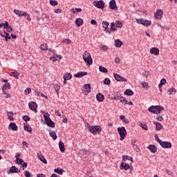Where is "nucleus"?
<instances>
[{
	"label": "nucleus",
	"mask_w": 177,
	"mask_h": 177,
	"mask_svg": "<svg viewBox=\"0 0 177 177\" xmlns=\"http://www.w3.org/2000/svg\"><path fill=\"white\" fill-rule=\"evenodd\" d=\"M64 44H71V40L68 39H65L64 41H63Z\"/></svg>",
	"instance_id": "63"
},
{
	"label": "nucleus",
	"mask_w": 177,
	"mask_h": 177,
	"mask_svg": "<svg viewBox=\"0 0 177 177\" xmlns=\"http://www.w3.org/2000/svg\"><path fill=\"white\" fill-rule=\"evenodd\" d=\"M139 126L140 127V128H142L145 131H147L149 129V127H147V124H143V123L140 122Z\"/></svg>",
	"instance_id": "42"
},
{
	"label": "nucleus",
	"mask_w": 177,
	"mask_h": 177,
	"mask_svg": "<svg viewBox=\"0 0 177 177\" xmlns=\"http://www.w3.org/2000/svg\"><path fill=\"white\" fill-rule=\"evenodd\" d=\"M100 49H102V50H107L109 49V47L106 45H102L100 46Z\"/></svg>",
	"instance_id": "58"
},
{
	"label": "nucleus",
	"mask_w": 177,
	"mask_h": 177,
	"mask_svg": "<svg viewBox=\"0 0 177 177\" xmlns=\"http://www.w3.org/2000/svg\"><path fill=\"white\" fill-rule=\"evenodd\" d=\"M37 157H38L39 160L40 161H41V162H43V164H48L46 159L45 158V157H44L43 155H39V153H38Z\"/></svg>",
	"instance_id": "25"
},
{
	"label": "nucleus",
	"mask_w": 177,
	"mask_h": 177,
	"mask_svg": "<svg viewBox=\"0 0 177 177\" xmlns=\"http://www.w3.org/2000/svg\"><path fill=\"white\" fill-rule=\"evenodd\" d=\"M113 77L115 78V80H116L118 82H128V80L118 74H116V73H113Z\"/></svg>",
	"instance_id": "6"
},
{
	"label": "nucleus",
	"mask_w": 177,
	"mask_h": 177,
	"mask_svg": "<svg viewBox=\"0 0 177 177\" xmlns=\"http://www.w3.org/2000/svg\"><path fill=\"white\" fill-rule=\"evenodd\" d=\"M99 70L100 73H104V74H107V73H109V71L106 68H104L103 66H100L99 67Z\"/></svg>",
	"instance_id": "34"
},
{
	"label": "nucleus",
	"mask_w": 177,
	"mask_h": 177,
	"mask_svg": "<svg viewBox=\"0 0 177 177\" xmlns=\"http://www.w3.org/2000/svg\"><path fill=\"white\" fill-rule=\"evenodd\" d=\"M50 116V115L48 113H46L44 115L45 123L48 127H50V128H55V122L52 121L50 118H49Z\"/></svg>",
	"instance_id": "3"
},
{
	"label": "nucleus",
	"mask_w": 177,
	"mask_h": 177,
	"mask_svg": "<svg viewBox=\"0 0 177 177\" xmlns=\"http://www.w3.org/2000/svg\"><path fill=\"white\" fill-rule=\"evenodd\" d=\"M121 97V94L118 92L114 93L113 94V96L111 97V100H120V98Z\"/></svg>",
	"instance_id": "14"
},
{
	"label": "nucleus",
	"mask_w": 177,
	"mask_h": 177,
	"mask_svg": "<svg viewBox=\"0 0 177 177\" xmlns=\"http://www.w3.org/2000/svg\"><path fill=\"white\" fill-rule=\"evenodd\" d=\"M85 75H88L87 72H78L77 73L74 75L75 78H81Z\"/></svg>",
	"instance_id": "15"
},
{
	"label": "nucleus",
	"mask_w": 177,
	"mask_h": 177,
	"mask_svg": "<svg viewBox=\"0 0 177 177\" xmlns=\"http://www.w3.org/2000/svg\"><path fill=\"white\" fill-rule=\"evenodd\" d=\"M133 148L134 149L136 153H139L140 151V149H139V147H138V145H133Z\"/></svg>",
	"instance_id": "54"
},
{
	"label": "nucleus",
	"mask_w": 177,
	"mask_h": 177,
	"mask_svg": "<svg viewBox=\"0 0 177 177\" xmlns=\"http://www.w3.org/2000/svg\"><path fill=\"white\" fill-rule=\"evenodd\" d=\"M124 95H127V96H133V92L131 89H127L124 92Z\"/></svg>",
	"instance_id": "35"
},
{
	"label": "nucleus",
	"mask_w": 177,
	"mask_h": 177,
	"mask_svg": "<svg viewBox=\"0 0 177 177\" xmlns=\"http://www.w3.org/2000/svg\"><path fill=\"white\" fill-rule=\"evenodd\" d=\"M23 162H24V160H23V159L18 158L15 160V163L18 164L19 165L23 164Z\"/></svg>",
	"instance_id": "53"
},
{
	"label": "nucleus",
	"mask_w": 177,
	"mask_h": 177,
	"mask_svg": "<svg viewBox=\"0 0 177 177\" xmlns=\"http://www.w3.org/2000/svg\"><path fill=\"white\" fill-rule=\"evenodd\" d=\"M142 26H145V27H149V26H151V21L143 19L142 20Z\"/></svg>",
	"instance_id": "27"
},
{
	"label": "nucleus",
	"mask_w": 177,
	"mask_h": 177,
	"mask_svg": "<svg viewBox=\"0 0 177 177\" xmlns=\"http://www.w3.org/2000/svg\"><path fill=\"white\" fill-rule=\"evenodd\" d=\"M109 8L110 9H112V10H117V9H118V7L117 6V3H115V0H111L109 2Z\"/></svg>",
	"instance_id": "12"
},
{
	"label": "nucleus",
	"mask_w": 177,
	"mask_h": 177,
	"mask_svg": "<svg viewBox=\"0 0 177 177\" xmlns=\"http://www.w3.org/2000/svg\"><path fill=\"white\" fill-rule=\"evenodd\" d=\"M58 3H59L57 2V1L50 0V4L51 5V6H57Z\"/></svg>",
	"instance_id": "47"
},
{
	"label": "nucleus",
	"mask_w": 177,
	"mask_h": 177,
	"mask_svg": "<svg viewBox=\"0 0 177 177\" xmlns=\"http://www.w3.org/2000/svg\"><path fill=\"white\" fill-rule=\"evenodd\" d=\"M24 129L25 131H26L27 132H29L30 133H32V129L31 127H30V125H24Z\"/></svg>",
	"instance_id": "33"
},
{
	"label": "nucleus",
	"mask_w": 177,
	"mask_h": 177,
	"mask_svg": "<svg viewBox=\"0 0 177 177\" xmlns=\"http://www.w3.org/2000/svg\"><path fill=\"white\" fill-rule=\"evenodd\" d=\"M162 110H164V106H161L160 105L151 106L148 109L149 113H152V114H160Z\"/></svg>",
	"instance_id": "2"
},
{
	"label": "nucleus",
	"mask_w": 177,
	"mask_h": 177,
	"mask_svg": "<svg viewBox=\"0 0 177 177\" xmlns=\"http://www.w3.org/2000/svg\"><path fill=\"white\" fill-rule=\"evenodd\" d=\"M165 172L166 174H167V175H169V176H172V177L174 176V172H172L171 170L166 169Z\"/></svg>",
	"instance_id": "52"
},
{
	"label": "nucleus",
	"mask_w": 177,
	"mask_h": 177,
	"mask_svg": "<svg viewBox=\"0 0 177 177\" xmlns=\"http://www.w3.org/2000/svg\"><path fill=\"white\" fill-rule=\"evenodd\" d=\"M53 88L57 95H59V91H60V86L59 84H54Z\"/></svg>",
	"instance_id": "40"
},
{
	"label": "nucleus",
	"mask_w": 177,
	"mask_h": 177,
	"mask_svg": "<svg viewBox=\"0 0 177 177\" xmlns=\"http://www.w3.org/2000/svg\"><path fill=\"white\" fill-rule=\"evenodd\" d=\"M104 85H111V80H110V79L109 78H105L103 81Z\"/></svg>",
	"instance_id": "46"
},
{
	"label": "nucleus",
	"mask_w": 177,
	"mask_h": 177,
	"mask_svg": "<svg viewBox=\"0 0 177 177\" xmlns=\"http://www.w3.org/2000/svg\"><path fill=\"white\" fill-rule=\"evenodd\" d=\"M115 27L117 28H122V23L120 21H115Z\"/></svg>",
	"instance_id": "45"
},
{
	"label": "nucleus",
	"mask_w": 177,
	"mask_h": 177,
	"mask_svg": "<svg viewBox=\"0 0 177 177\" xmlns=\"http://www.w3.org/2000/svg\"><path fill=\"white\" fill-rule=\"evenodd\" d=\"M75 24H76L77 27H81V26H82V24H84V20L81 18H77L75 20Z\"/></svg>",
	"instance_id": "22"
},
{
	"label": "nucleus",
	"mask_w": 177,
	"mask_h": 177,
	"mask_svg": "<svg viewBox=\"0 0 177 177\" xmlns=\"http://www.w3.org/2000/svg\"><path fill=\"white\" fill-rule=\"evenodd\" d=\"M109 26H110V23L106 21H102V27H109Z\"/></svg>",
	"instance_id": "56"
},
{
	"label": "nucleus",
	"mask_w": 177,
	"mask_h": 177,
	"mask_svg": "<svg viewBox=\"0 0 177 177\" xmlns=\"http://www.w3.org/2000/svg\"><path fill=\"white\" fill-rule=\"evenodd\" d=\"M155 139L158 142V143H159V145L161 143V142L162 140H161L159 138H158V135L156 134L155 135Z\"/></svg>",
	"instance_id": "59"
},
{
	"label": "nucleus",
	"mask_w": 177,
	"mask_h": 177,
	"mask_svg": "<svg viewBox=\"0 0 177 177\" xmlns=\"http://www.w3.org/2000/svg\"><path fill=\"white\" fill-rule=\"evenodd\" d=\"M141 85L144 89H146V91H147V89H149V88H150V86H149V83H147L146 82H142L141 83Z\"/></svg>",
	"instance_id": "36"
},
{
	"label": "nucleus",
	"mask_w": 177,
	"mask_h": 177,
	"mask_svg": "<svg viewBox=\"0 0 177 177\" xmlns=\"http://www.w3.org/2000/svg\"><path fill=\"white\" fill-rule=\"evenodd\" d=\"M25 95H28L29 93H31V88H28L24 91Z\"/></svg>",
	"instance_id": "61"
},
{
	"label": "nucleus",
	"mask_w": 177,
	"mask_h": 177,
	"mask_svg": "<svg viewBox=\"0 0 177 177\" xmlns=\"http://www.w3.org/2000/svg\"><path fill=\"white\" fill-rule=\"evenodd\" d=\"M88 129L91 133H93L94 135L97 132H102V127L100 126H91L88 127Z\"/></svg>",
	"instance_id": "5"
},
{
	"label": "nucleus",
	"mask_w": 177,
	"mask_h": 177,
	"mask_svg": "<svg viewBox=\"0 0 177 177\" xmlns=\"http://www.w3.org/2000/svg\"><path fill=\"white\" fill-rule=\"evenodd\" d=\"M8 129H11V131H17V125H16V123L15 122H11L8 125Z\"/></svg>",
	"instance_id": "17"
},
{
	"label": "nucleus",
	"mask_w": 177,
	"mask_h": 177,
	"mask_svg": "<svg viewBox=\"0 0 177 177\" xmlns=\"http://www.w3.org/2000/svg\"><path fill=\"white\" fill-rule=\"evenodd\" d=\"M149 53H151V55L158 56V55H160V49H158L157 47H153L150 48Z\"/></svg>",
	"instance_id": "11"
},
{
	"label": "nucleus",
	"mask_w": 177,
	"mask_h": 177,
	"mask_svg": "<svg viewBox=\"0 0 177 177\" xmlns=\"http://www.w3.org/2000/svg\"><path fill=\"white\" fill-rule=\"evenodd\" d=\"M6 89H10V83L4 84V85L2 88V91L5 92V91H6Z\"/></svg>",
	"instance_id": "38"
},
{
	"label": "nucleus",
	"mask_w": 177,
	"mask_h": 177,
	"mask_svg": "<svg viewBox=\"0 0 177 177\" xmlns=\"http://www.w3.org/2000/svg\"><path fill=\"white\" fill-rule=\"evenodd\" d=\"M162 15H164V12L162 10H157L154 13V17L157 20H161Z\"/></svg>",
	"instance_id": "10"
},
{
	"label": "nucleus",
	"mask_w": 177,
	"mask_h": 177,
	"mask_svg": "<svg viewBox=\"0 0 177 177\" xmlns=\"http://www.w3.org/2000/svg\"><path fill=\"white\" fill-rule=\"evenodd\" d=\"M119 100H120V103H122V104H128V101L124 97L120 96V97L119 98Z\"/></svg>",
	"instance_id": "39"
},
{
	"label": "nucleus",
	"mask_w": 177,
	"mask_h": 177,
	"mask_svg": "<svg viewBox=\"0 0 177 177\" xmlns=\"http://www.w3.org/2000/svg\"><path fill=\"white\" fill-rule=\"evenodd\" d=\"M50 60H51V62H57V59H56V57L52 56L50 57Z\"/></svg>",
	"instance_id": "64"
},
{
	"label": "nucleus",
	"mask_w": 177,
	"mask_h": 177,
	"mask_svg": "<svg viewBox=\"0 0 177 177\" xmlns=\"http://www.w3.org/2000/svg\"><path fill=\"white\" fill-rule=\"evenodd\" d=\"M8 120L10 121H15V118H13V112L9 111L8 113Z\"/></svg>",
	"instance_id": "41"
},
{
	"label": "nucleus",
	"mask_w": 177,
	"mask_h": 177,
	"mask_svg": "<svg viewBox=\"0 0 177 177\" xmlns=\"http://www.w3.org/2000/svg\"><path fill=\"white\" fill-rule=\"evenodd\" d=\"M50 19L49 15H45L41 17L42 21H48Z\"/></svg>",
	"instance_id": "44"
},
{
	"label": "nucleus",
	"mask_w": 177,
	"mask_h": 177,
	"mask_svg": "<svg viewBox=\"0 0 177 177\" xmlns=\"http://www.w3.org/2000/svg\"><path fill=\"white\" fill-rule=\"evenodd\" d=\"M163 149H171L172 147V144L168 141H161L159 144Z\"/></svg>",
	"instance_id": "8"
},
{
	"label": "nucleus",
	"mask_w": 177,
	"mask_h": 177,
	"mask_svg": "<svg viewBox=\"0 0 177 177\" xmlns=\"http://www.w3.org/2000/svg\"><path fill=\"white\" fill-rule=\"evenodd\" d=\"M142 74H143V75H145V77H146V78H149V77H150V75H151L150 72L147 71H145Z\"/></svg>",
	"instance_id": "50"
},
{
	"label": "nucleus",
	"mask_w": 177,
	"mask_h": 177,
	"mask_svg": "<svg viewBox=\"0 0 177 177\" xmlns=\"http://www.w3.org/2000/svg\"><path fill=\"white\" fill-rule=\"evenodd\" d=\"M124 45V42L121 41L120 39H117L115 40V48H121Z\"/></svg>",
	"instance_id": "18"
},
{
	"label": "nucleus",
	"mask_w": 177,
	"mask_h": 177,
	"mask_svg": "<svg viewBox=\"0 0 177 177\" xmlns=\"http://www.w3.org/2000/svg\"><path fill=\"white\" fill-rule=\"evenodd\" d=\"M168 95H175L176 93V90L174 88H170L167 89Z\"/></svg>",
	"instance_id": "29"
},
{
	"label": "nucleus",
	"mask_w": 177,
	"mask_h": 177,
	"mask_svg": "<svg viewBox=\"0 0 177 177\" xmlns=\"http://www.w3.org/2000/svg\"><path fill=\"white\" fill-rule=\"evenodd\" d=\"M83 59L88 66H92L93 64V59H92V56L88 51H84L83 54Z\"/></svg>",
	"instance_id": "1"
},
{
	"label": "nucleus",
	"mask_w": 177,
	"mask_h": 177,
	"mask_svg": "<svg viewBox=\"0 0 177 177\" xmlns=\"http://www.w3.org/2000/svg\"><path fill=\"white\" fill-rule=\"evenodd\" d=\"M93 5L94 6H95V8H97L98 9H104V2H103V0L93 1Z\"/></svg>",
	"instance_id": "7"
},
{
	"label": "nucleus",
	"mask_w": 177,
	"mask_h": 177,
	"mask_svg": "<svg viewBox=\"0 0 177 177\" xmlns=\"http://www.w3.org/2000/svg\"><path fill=\"white\" fill-rule=\"evenodd\" d=\"M41 50H48V44H43L40 46Z\"/></svg>",
	"instance_id": "43"
},
{
	"label": "nucleus",
	"mask_w": 177,
	"mask_h": 177,
	"mask_svg": "<svg viewBox=\"0 0 177 177\" xmlns=\"http://www.w3.org/2000/svg\"><path fill=\"white\" fill-rule=\"evenodd\" d=\"M49 135L53 139V140H56L57 139V136L56 135V132H55V131H50Z\"/></svg>",
	"instance_id": "28"
},
{
	"label": "nucleus",
	"mask_w": 177,
	"mask_h": 177,
	"mask_svg": "<svg viewBox=\"0 0 177 177\" xmlns=\"http://www.w3.org/2000/svg\"><path fill=\"white\" fill-rule=\"evenodd\" d=\"M73 78V75L71 73H66L64 75V80H66V81H69V80H71Z\"/></svg>",
	"instance_id": "32"
},
{
	"label": "nucleus",
	"mask_w": 177,
	"mask_h": 177,
	"mask_svg": "<svg viewBox=\"0 0 177 177\" xmlns=\"http://www.w3.org/2000/svg\"><path fill=\"white\" fill-rule=\"evenodd\" d=\"M82 153L84 154V156H91V151L85 149H81Z\"/></svg>",
	"instance_id": "37"
},
{
	"label": "nucleus",
	"mask_w": 177,
	"mask_h": 177,
	"mask_svg": "<svg viewBox=\"0 0 177 177\" xmlns=\"http://www.w3.org/2000/svg\"><path fill=\"white\" fill-rule=\"evenodd\" d=\"M96 99L98 102H103V100H104V95L100 93H98L96 95Z\"/></svg>",
	"instance_id": "23"
},
{
	"label": "nucleus",
	"mask_w": 177,
	"mask_h": 177,
	"mask_svg": "<svg viewBox=\"0 0 177 177\" xmlns=\"http://www.w3.org/2000/svg\"><path fill=\"white\" fill-rule=\"evenodd\" d=\"M71 13H80V12H82V8H73L72 9H71Z\"/></svg>",
	"instance_id": "30"
},
{
	"label": "nucleus",
	"mask_w": 177,
	"mask_h": 177,
	"mask_svg": "<svg viewBox=\"0 0 177 177\" xmlns=\"http://www.w3.org/2000/svg\"><path fill=\"white\" fill-rule=\"evenodd\" d=\"M155 120H157V121H160L161 122L164 121V117H162V115H156L155 117Z\"/></svg>",
	"instance_id": "48"
},
{
	"label": "nucleus",
	"mask_w": 177,
	"mask_h": 177,
	"mask_svg": "<svg viewBox=\"0 0 177 177\" xmlns=\"http://www.w3.org/2000/svg\"><path fill=\"white\" fill-rule=\"evenodd\" d=\"M129 165L127 163L122 162L120 165V169H124L125 171L129 169Z\"/></svg>",
	"instance_id": "26"
},
{
	"label": "nucleus",
	"mask_w": 177,
	"mask_h": 177,
	"mask_svg": "<svg viewBox=\"0 0 177 177\" xmlns=\"http://www.w3.org/2000/svg\"><path fill=\"white\" fill-rule=\"evenodd\" d=\"M6 34L5 39L6 41L8 42V39H12V37L9 36V33H6V32H4Z\"/></svg>",
	"instance_id": "55"
},
{
	"label": "nucleus",
	"mask_w": 177,
	"mask_h": 177,
	"mask_svg": "<svg viewBox=\"0 0 177 177\" xmlns=\"http://www.w3.org/2000/svg\"><path fill=\"white\" fill-rule=\"evenodd\" d=\"M118 133H119L120 138V140H124L127 138V129L124 127L118 128Z\"/></svg>",
	"instance_id": "4"
},
{
	"label": "nucleus",
	"mask_w": 177,
	"mask_h": 177,
	"mask_svg": "<svg viewBox=\"0 0 177 177\" xmlns=\"http://www.w3.org/2000/svg\"><path fill=\"white\" fill-rule=\"evenodd\" d=\"M14 13H15V15H17L19 17L24 16L26 15V12L23 11V10L20 11V10H16V9L14 10Z\"/></svg>",
	"instance_id": "20"
},
{
	"label": "nucleus",
	"mask_w": 177,
	"mask_h": 177,
	"mask_svg": "<svg viewBox=\"0 0 177 177\" xmlns=\"http://www.w3.org/2000/svg\"><path fill=\"white\" fill-rule=\"evenodd\" d=\"M24 175H25L26 177H32V175L31 174V173L28 170H26L24 172Z\"/></svg>",
	"instance_id": "51"
},
{
	"label": "nucleus",
	"mask_w": 177,
	"mask_h": 177,
	"mask_svg": "<svg viewBox=\"0 0 177 177\" xmlns=\"http://www.w3.org/2000/svg\"><path fill=\"white\" fill-rule=\"evenodd\" d=\"M22 119L24 120V121H26V122L30 121V117H28V115H24L22 117Z\"/></svg>",
	"instance_id": "57"
},
{
	"label": "nucleus",
	"mask_w": 177,
	"mask_h": 177,
	"mask_svg": "<svg viewBox=\"0 0 177 177\" xmlns=\"http://www.w3.org/2000/svg\"><path fill=\"white\" fill-rule=\"evenodd\" d=\"M28 106L29 109L32 110V111L37 113V109H38V105L37 104V102L32 101L31 102H29Z\"/></svg>",
	"instance_id": "9"
},
{
	"label": "nucleus",
	"mask_w": 177,
	"mask_h": 177,
	"mask_svg": "<svg viewBox=\"0 0 177 177\" xmlns=\"http://www.w3.org/2000/svg\"><path fill=\"white\" fill-rule=\"evenodd\" d=\"M54 171L56 172V174H59V175H63L64 170L60 167H57V169H54Z\"/></svg>",
	"instance_id": "31"
},
{
	"label": "nucleus",
	"mask_w": 177,
	"mask_h": 177,
	"mask_svg": "<svg viewBox=\"0 0 177 177\" xmlns=\"http://www.w3.org/2000/svg\"><path fill=\"white\" fill-rule=\"evenodd\" d=\"M148 149L151 151V153H153V154L154 153H157V147H156V145H149L148 146Z\"/></svg>",
	"instance_id": "16"
},
{
	"label": "nucleus",
	"mask_w": 177,
	"mask_h": 177,
	"mask_svg": "<svg viewBox=\"0 0 177 177\" xmlns=\"http://www.w3.org/2000/svg\"><path fill=\"white\" fill-rule=\"evenodd\" d=\"M5 30H7L8 32H12L13 31V28L11 26L6 28Z\"/></svg>",
	"instance_id": "62"
},
{
	"label": "nucleus",
	"mask_w": 177,
	"mask_h": 177,
	"mask_svg": "<svg viewBox=\"0 0 177 177\" xmlns=\"http://www.w3.org/2000/svg\"><path fill=\"white\" fill-rule=\"evenodd\" d=\"M8 174H20V169L15 166H12V167L10 168Z\"/></svg>",
	"instance_id": "13"
},
{
	"label": "nucleus",
	"mask_w": 177,
	"mask_h": 177,
	"mask_svg": "<svg viewBox=\"0 0 177 177\" xmlns=\"http://www.w3.org/2000/svg\"><path fill=\"white\" fill-rule=\"evenodd\" d=\"M12 77H15L17 80H19V75H20V73H17L16 72H12L11 73Z\"/></svg>",
	"instance_id": "49"
},
{
	"label": "nucleus",
	"mask_w": 177,
	"mask_h": 177,
	"mask_svg": "<svg viewBox=\"0 0 177 177\" xmlns=\"http://www.w3.org/2000/svg\"><path fill=\"white\" fill-rule=\"evenodd\" d=\"M59 147L61 153H64L66 151V148L64 147V142L62 141L59 142Z\"/></svg>",
	"instance_id": "19"
},
{
	"label": "nucleus",
	"mask_w": 177,
	"mask_h": 177,
	"mask_svg": "<svg viewBox=\"0 0 177 177\" xmlns=\"http://www.w3.org/2000/svg\"><path fill=\"white\" fill-rule=\"evenodd\" d=\"M154 125H156V129L157 131H161L162 129V124L158 122H153Z\"/></svg>",
	"instance_id": "24"
},
{
	"label": "nucleus",
	"mask_w": 177,
	"mask_h": 177,
	"mask_svg": "<svg viewBox=\"0 0 177 177\" xmlns=\"http://www.w3.org/2000/svg\"><path fill=\"white\" fill-rule=\"evenodd\" d=\"M84 87L86 89V91H84V95H88L91 92V84H84Z\"/></svg>",
	"instance_id": "21"
},
{
	"label": "nucleus",
	"mask_w": 177,
	"mask_h": 177,
	"mask_svg": "<svg viewBox=\"0 0 177 177\" xmlns=\"http://www.w3.org/2000/svg\"><path fill=\"white\" fill-rule=\"evenodd\" d=\"M3 95H6V99H10V94L8 93L6 91H3Z\"/></svg>",
	"instance_id": "60"
}]
</instances>
